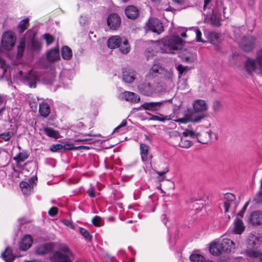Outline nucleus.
<instances>
[{
	"mask_svg": "<svg viewBox=\"0 0 262 262\" xmlns=\"http://www.w3.org/2000/svg\"><path fill=\"white\" fill-rule=\"evenodd\" d=\"M90 141V139L89 138H80L77 139L76 141L77 142H82L83 143H86L87 142Z\"/></svg>",
	"mask_w": 262,
	"mask_h": 262,
	"instance_id": "nucleus-63",
	"label": "nucleus"
},
{
	"mask_svg": "<svg viewBox=\"0 0 262 262\" xmlns=\"http://www.w3.org/2000/svg\"><path fill=\"white\" fill-rule=\"evenodd\" d=\"M51 259L53 262H72L73 258L68 247L64 246L53 254Z\"/></svg>",
	"mask_w": 262,
	"mask_h": 262,
	"instance_id": "nucleus-3",
	"label": "nucleus"
},
{
	"mask_svg": "<svg viewBox=\"0 0 262 262\" xmlns=\"http://www.w3.org/2000/svg\"><path fill=\"white\" fill-rule=\"evenodd\" d=\"M196 34V41L197 42H203V40L201 38L202 33L199 29L198 28L195 29Z\"/></svg>",
	"mask_w": 262,
	"mask_h": 262,
	"instance_id": "nucleus-51",
	"label": "nucleus"
},
{
	"mask_svg": "<svg viewBox=\"0 0 262 262\" xmlns=\"http://www.w3.org/2000/svg\"><path fill=\"white\" fill-rule=\"evenodd\" d=\"M258 241L257 237L253 235L249 238L248 244L251 247H254L256 246Z\"/></svg>",
	"mask_w": 262,
	"mask_h": 262,
	"instance_id": "nucleus-45",
	"label": "nucleus"
},
{
	"mask_svg": "<svg viewBox=\"0 0 262 262\" xmlns=\"http://www.w3.org/2000/svg\"><path fill=\"white\" fill-rule=\"evenodd\" d=\"M187 68V67H184L182 64H179L177 67V70L179 72L180 74L182 75Z\"/></svg>",
	"mask_w": 262,
	"mask_h": 262,
	"instance_id": "nucleus-57",
	"label": "nucleus"
},
{
	"mask_svg": "<svg viewBox=\"0 0 262 262\" xmlns=\"http://www.w3.org/2000/svg\"><path fill=\"white\" fill-rule=\"evenodd\" d=\"M135 72L132 70H125L122 73L123 80L127 83L132 82L135 79Z\"/></svg>",
	"mask_w": 262,
	"mask_h": 262,
	"instance_id": "nucleus-22",
	"label": "nucleus"
},
{
	"mask_svg": "<svg viewBox=\"0 0 262 262\" xmlns=\"http://www.w3.org/2000/svg\"><path fill=\"white\" fill-rule=\"evenodd\" d=\"M24 83L30 88H36L37 81L38 80L37 73L34 71H31L24 77Z\"/></svg>",
	"mask_w": 262,
	"mask_h": 262,
	"instance_id": "nucleus-9",
	"label": "nucleus"
},
{
	"mask_svg": "<svg viewBox=\"0 0 262 262\" xmlns=\"http://www.w3.org/2000/svg\"><path fill=\"white\" fill-rule=\"evenodd\" d=\"M45 133L50 137L58 139L59 134L58 131L55 130L51 127H46L43 128Z\"/></svg>",
	"mask_w": 262,
	"mask_h": 262,
	"instance_id": "nucleus-32",
	"label": "nucleus"
},
{
	"mask_svg": "<svg viewBox=\"0 0 262 262\" xmlns=\"http://www.w3.org/2000/svg\"><path fill=\"white\" fill-rule=\"evenodd\" d=\"M246 255L250 258H259L260 252L258 251L253 250H248L246 252Z\"/></svg>",
	"mask_w": 262,
	"mask_h": 262,
	"instance_id": "nucleus-40",
	"label": "nucleus"
},
{
	"mask_svg": "<svg viewBox=\"0 0 262 262\" xmlns=\"http://www.w3.org/2000/svg\"><path fill=\"white\" fill-rule=\"evenodd\" d=\"M210 21L212 24L215 26H219L220 25V19L214 14L213 10H212V14L210 16Z\"/></svg>",
	"mask_w": 262,
	"mask_h": 262,
	"instance_id": "nucleus-43",
	"label": "nucleus"
},
{
	"mask_svg": "<svg viewBox=\"0 0 262 262\" xmlns=\"http://www.w3.org/2000/svg\"><path fill=\"white\" fill-rule=\"evenodd\" d=\"M141 156L142 161L145 162L148 158V146L146 144L141 143L140 144Z\"/></svg>",
	"mask_w": 262,
	"mask_h": 262,
	"instance_id": "nucleus-31",
	"label": "nucleus"
},
{
	"mask_svg": "<svg viewBox=\"0 0 262 262\" xmlns=\"http://www.w3.org/2000/svg\"><path fill=\"white\" fill-rule=\"evenodd\" d=\"M193 108L196 112H203L207 110V105L203 100H196L193 103Z\"/></svg>",
	"mask_w": 262,
	"mask_h": 262,
	"instance_id": "nucleus-19",
	"label": "nucleus"
},
{
	"mask_svg": "<svg viewBox=\"0 0 262 262\" xmlns=\"http://www.w3.org/2000/svg\"><path fill=\"white\" fill-rule=\"evenodd\" d=\"M13 135V133L9 131L0 134V138H2L5 141H8Z\"/></svg>",
	"mask_w": 262,
	"mask_h": 262,
	"instance_id": "nucleus-42",
	"label": "nucleus"
},
{
	"mask_svg": "<svg viewBox=\"0 0 262 262\" xmlns=\"http://www.w3.org/2000/svg\"><path fill=\"white\" fill-rule=\"evenodd\" d=\"M29 23V18H25L21 20L19 25L18 29L19 33H21L27 29V25Z\"/></svg>",
	"mask_w": 262,
	"mask_h": 262,
	"instance_id": "nucleus-37",
	"label": "nucleus"
},
{
	"mask_svg": "<svg viewBox=\"0 0 262 262\" xmlns=\"http://www.w3.org/2000/svg\"><path fill=\"white\" fill-rule=\"evenodd\" d=\"M50 149L52 152H53L60 151L62 149V145L61 144H52L50 146Z\"/></svg>",
	"mask_w": 262,
	"mask_h": 262,
	"instance_id": "nucleus-46",
	"label": "nucleus"
},
{
	"mask_svg": "<svg viewBox=\"0 0 262 262\" xmlns=\"http://www.w3.org/2000/svg\"><path fill=\"white\" fill-rule=\"evenodd\" d=\"M88 193L89 194V195L91 198H94L95 196V191L93 188H90L88 190Z\"/></svg>",
	"mask_w": 262,
	"mask_h": 262,
	"instance_id": "nucleus-58",
	"label": "nucleus"
},
{
	"mask_svg": "<svg viewBox=\"0 0 262 262\" xmlns=\"http://www.w3.org/2000/svg\"><path fill=\"white\" fill-rule=\"evenodd\" d=\"M93 224L96 227H100L103 225V221L102 218L99 216H94L92 220Z\"/></svg>",
	"mask_w": 262,
	"mask_h": 262,
	"instance_id": "nucleus-41",
	"label": "nucleus"
},
{
	"mask_svg": "<svg viewBox=\"0 0 262 262\" xmlns=\"http://www.w3.org/2000/svg\"><path fill=\"white\" fill-rule=\"evenodd\" d=\"M224 199L225 200L224 203L225 212H229L230 208L232 209V211L234 212L238 206V203L235 202V195L233 193H227L225 194Z\"/></svg>",
	"mask_w": 262,
	"mask_h": 262,
	"instance_id": "nucleus-5",
	"label": "nucleus"
},
{
	"mask_svg": "<svg viewBox=\"0 0 262 262\" xmlns=\"http://www.w3.org/2000/svg\"><path fill=\"white\" fill-rule=\"evenodd\" d=\"M16 41L15 33L11 31L5 32L2 37L3 47L7 50H10L14 46Z\"/></svg>",
	"mask_w": 262,
	"mask_h": 262,
	"instance_id": "nucleus-4",
	"label": "nucleus"
},
{
	"mask_svg": "<svg viewBox=\"0 0 262 262\" xmlns=\"http://www.w3.org/2000/svg\"><path fill=\"white\" fill-rule=\"evenodd\" d=\"M119 98L121 100H125L132 103H137L140 100V97L137 94L128 91L120 94Z\"/></svg>",
	"mask_w": 262,
	"mask_h": 262,
	"instance_id": "nucleus-10",
	"label": "nucleus"
},
{
	"mask_svg": "<svg viewBox=\"0 0 262 262\" xmlns=\"http://www.w3.org/2000/svg\"><path fill=\"white\" fill-rule=\"evenodd\" d=\"M209 39L210 42L213 45H216L219 42V34L217 33L213 32L209 34Z\"/></svg>",
	"mask_w": 262,
	"mask_h": 262,
	"instance_id": "nucleus-36",
	"label": "nucleus"
},
{
	"mask_svg": "<svg viewBox=\"0 0 262 262\" xmlns=\"http://www.w3.org/2000/svg\"><path fill=\"white\" fill-rule=\"evenodd\" d=\"M79 231L81 234V235H82L84 237L85 239L89 241L91 240L92 236L90 235V232L88 230L83 228L80 227L79 228Z\"/></svg>",
	"mask_w": 262,
	"mask_h": 262,
	"instance_id": "nucleus-44",
	"label": "nucleus"
},
{
	"mask_svg": "<svg viewBox=\"0 0 262 262\" xmlns=\"http://www.w3.org/2000/svg\"><path fill=\"white\" fill-rule=\"evenodd\" d=\"M126 121L125 120H123L121 123V124L115 128V129L114 130V132H120V130L121 129V128L125 126L126 125Z\"/></svg>",
	"mask_w": 262,
	"mask_h": 262,
	"instance_id": "nucleus-52",
	"label": "nucleus"
},
{
	"mask_svg": "<svg viewBox=\"0 0 262 262\" xmlns=\"http://www.w3.org/2000/svg\"><path fill=\"white\" fill-rule=\"evenodd\" d=\"M211 132H202L196 133L195 138L198 141L203 144L207 143L211 139Z\"/></svg>",
	"mask_w": 262,
	"mask_h": 262,
	"instance_id": "nucleus-14",
	"label": "nucleus"
},
{
	"mask_svg": "<svg viewBox=\"0 0 262 262\" xmlns=\"http://www.w3.org/2000/svg\"><path fill=\"white\" fill-rule=\"evenodd\" d=\"M32 238L29 235H25L20 241V249L23 251H26L32 245Z\"/></svg>",
	"mask_w": 262,
	"mask_h": 262,
	"instance_id": "nucleus-16",
	"label": "nucleus"
},
{
	"mask_svg": "<svg viewBox=\"0 0 262 262\" xmlns=\"http://www.w3.org/2000/svg\"><path fill=\"white\" fill-rule=\"evenodd\" d=\"M22 190V191L24 194H28L30 192L31 190H29V188H21Z\"/></svg>",
	"mask_w": 262,
	"mask_h": 262,
	"instance_id": "nucleus-64",
	"label": "nucleus"
},
{
	"mask_svg": "<svg viewBox=\"0 0 262 262\" xmlns=\"http://www.w3.org/2000/svg\"><path fill=\"white\" fill-rule=\"evenodd\" d=\"M118 48H119V50L122 54H125L128 53L130 51V46L127 39L123 37V39Z\"/></svg>",
	"mask_w": 262,
	"mask_h": 262,
	"instance_id": "nucleus-27",
	"label": "nucleus"
},
{
	"mask_svg": "<svg viewBox=\"0 0 262 262\" xmlns=\"http://www.w3.org/2000/svg\"><path fill=\"white\" fill-rule=\"evenodd\" d=\"M20 187L21 188H29V190L32 188V186H31L29 183L26 182H20Z\"/></svg>",
	"mask_w": 262,
	"mask_h": 262,
	"instance_id": "nucleus-56",
	"label": "nucleus"
},
{
	"mask_svg": "<svg viewBox=\"0 0 262 262\" xmlns=\"http://www.w3.org/2000/svg\"><path fill=\"white\" fill-rule=\"evenodd\" d=\"M250 222L253 225H260L262 224V211H254L250 216Z\"/></svg>",
	"mask_w": 262,
	"mask_h": 262,
	"instance_id": "nucleus-18",
	"label": "nucleus"
},
{
	"mask_svg": "<svg viewBox=\"0 0 262 262\" xmlns=\"http://www.w3.org/2000/svg\"><path fill=\"white\" fill-rule=\"evenodd\" d=\"M220 243L223 252L230 253L235 249L234 242L229 238H224Z\"/></svg>",
	"mask_w": 262,
	"mask_h": 262,
	"instance_id": "nucleus-13",
	"label": "nucleus"
},
{
	"mask_svg": "<svg viewBox=\"0 0 262 262\" xmlns=\"http://www.w3.org/2000/svg\"><path fill=\"white\" fill-rule=\"evenodd\" d=\"M29 154L27 150H23L19 152L18 154L13 157V160L16 162L17 164L25 161L29 157Z\"/></svg>",
	"mask_w": 262,
	"mask_h": 262,
	"instance_id": "nucleus-26",
	"label": "nucleus"
},
{
	"mask_svg": "<svg viewBox=\"0 0 262 262\" xmlns=\"http://www.w3.org/2000/svg\"><path fill=\"white\" fill-rule=\"evenodd\" d=\"M209 251L211 254L216 256L221 254L223 252L221 243L216 242L212 243L210 245Z\"/></svg>",
	"mask_w": 262,
	"mask_h": 262,
	"instance_id": "nucleus-21",
	"label": "nucleus"
},
{
	"mask_svg": "<svg viewBox=\"0 0 262 262\" xmlns=\"http://www.w3.org/2000/svg\"><path fill=\"white\" fill-rule=\"evenodd\" d=\"M184 42L179 36H172L163 39L160 48L163 52L174 54L176 51L182 48Z\"/></svg>",
	"mask_w": 262,
	"mask_h": 262,
	"instance_id": "nucleus-1",
	"label": "nucleus"
},
{
	"mask_svg": "<svg viewBox=\"0 0 262 262\" xmlns=\"http://www.w3.org/2000/svg\"><path fill=\"white\" fill-rule=\"evenodd\" d=\"M47 59L50 61H55L59 58L58 49H53L49 51L47 55Z\"/></svg>",
	"mask_w": 262,
	"mask_h": 262,
	"instance_id": "nucleus-25",
	"label": "nucleus"
},
{
	"mask_svg": "<svg viewBox=\"0 0 262 262\" xmlns=\"http://www.w3.org/2000/svg\"><path fill=\"white\" fill-rule=\"evenodd\" d=\"M162 69V67L160 64H154L149 69L148 72L149 77H154L157 76L160 74V71Z\"/></svg>",
	"mask_w": 262,
	"mask_h": 262,
	"instance_id": "nucleus-28",
	"label": "nucleus"
},
{
	"mask_svg": "<svg viewBox=\"0 0 262 262\" xmlns=\"http://www.w3.org/2000/svg\"><path fill=\"white\" fill-rule=\"evenodd\" d=\"M170 119V115L165 116L162 114H159V115H152L151 117L149 119V120H157L161 122H164L165 120H169Z\"/></svg>",
	"mask_w": 262,
	"mask_h": 262,
	"instance_id": "nucleus-33",
	"label": "nucleus"
},
{
	"mask_svg": "<svg viewBox=\"0 0 262 262\" xmlns=\"http://www.w3.org/2000/svg\"><path fill=\"white\" fill-rule=\"evenodd\" d=\"M255 38L252 36H243L239 43L242 49L246 52L251 51L254 48Z\"/></svg>",
	"mask_w": 262,
	"mask_h": 262,
	"instance_id": "nucleus-6",
	"label": "nucleus"
},
{
	"mask_svg": "<svg viewBox=\"0 0 262 262\" xmlns=\"http://www.w3.org/2000/svg\"><path fill=\"white\" fill-rule=\"evenodd\" d=\"M50 111V107L47 103L42 102L39 104V112L41 116L47 117Z\"/></svg>",
	"mask_w": 262,
	"mask_h": 262,
	"instance_id": "nucleus-24",
	"label": "nucleus"
},
{
	"mask_svg": "<svg viewBox=\"0 0 262 262\" xmlns=\"http://www.w3.org/2000/svg\"><path fill=\"white\" fill-rule=\"evenodd\" d=\"M43 38L46 40L47 45L52 43L54 41V38L52 35L49 34H45Z\"/></svg>",
	"mask_w": 262,
	"mask_h": 262,
	"instance_id": "nucleus-50",
	"label": "nucleus"
},
{
	"mask_svg": "<svg viewBox=\"0 0 262 262\" xmlns=\"http://www.w3.org/2000/svg\"><path fill=\"white\" fill-rule=\"evenodd\" d=\"M76 149L74 147V145L72 144H66L64 145H62V149L65 151L67 150H72Z\"/></svg>",
	"mask_w": 262,
	"mask_h": 262,
	"instance_id": "nucleus-54",
	"label": "nucleus"
},
{
	"mask_svg": "<svg viewBox=\"0 0 262 262\" xmlns=\"http://www.w3.org/2000/svg\"><path fill=\"white\" fill-rule=\"evenodd\" d=\"M245 68L249 74L254 72L262 76V50L257 52L255 59L250 58L247 59Z\"/></svg>",
	"mask_w": 262,
	"mask_h": 262,
	"instance_id": "nucleus-2",
	"label": "nucleus"
},
{
	"mask_svg": "<svg viewBox=\"0 0 262 262\" xmlns=\"http://www.w3.org/2000/svg\"><path fill=\"white\" fill-rule=\"evenodd\" d=\"M125 13L127 17L131 19L137 18L139 15V11L134 6H128L125 10Z\"/></svg>",
	"mask_w": 262,
	"mask_h": 262,
	"instance_id": "nucleus-12",
	"label": "nucleus"
},
{
	"mask_svg": "<svg viewBox=\"0 0 262 262\" xmlns=\"http://www.w3.org/2000/svg\"><path fill=\"white\" fill-rule=\"evenodd\" d=\"M25 40L24 39H21L19 41V44L17 46V56L20 57L23 56L25 48Z\"/></svg>",
	"mask_w": 262,
	"mask_h": 262,
	"instance_id": "nucleus-34",
	"label": "nucleus"
},
{
	"mask_svg": "<svg viewBox=\"0 0 262 262\" xmlns=\"http://www.w3.org/2000/svg\"><path fill=\"white\" fill-rule=\"evenodd\" d=\"M181 138V140L179 142V146L183 148H189L192 145V143L191 141L187 140L186 138Z\"/></svg>",
	"mask_w": 262,
	"mask_h": 262,
	"instance_id": "nucleus-35",
	"label": "nucleus"
},
{
	"mask_svg": "<svg viewBox=\"0 0 262 262\" xmlns=\"http://www.w3.org/2000/svg\"><path fill=\"white\" fill-rule=\"evenodd\" d=\"M245 227L241 219H237L234 222V231L235 233L241 234L244 230Z\"/></svg>",
	"mask_w": 262,
	"mask_h": 262,
	"instance_id": "nucleus-29",
	"label": "nucleus"
},
{
	"mask_svg": "<svg viewBox=\"0 0 262 262\" xmlns=\"http://www.w3.org/2000/svg\"><path fill=\"white\" fill-rule=\"evenodd\" d=\"M204 118L203 115L199 116L198 117L192 118L191 121L194 122H198L200 121Z\"/></svg>",
	"mask_w": 262,
	"mask_h": 262,
	"instance_id": "nucleus-61",
	"label": "nucleus"
},
{
	"mask_svg": "<svg viewBox=\"0 0 262 262\" xmlns=\"http://www.w3.org/2000/svg\"><path fill=\"white\" fill-rule=\"evenodd\" d=\"M37 181V177H32L28 180V183L31 186L33 187V184Z\"/></svg>",
	"mask_w": 262,
	"mask_h": 262,
	"instance_id": "nucleus-60",
	"label": "nucleus"
},
{
	"mask_svg": "<svg viewBox=\"0 0 262 262\" xmlns=\"http://www.w3.org/2000/svg\"><path fill=\"white\" fill-rule=\"evenodd\" d=\"M122 39L123 37L118 36L111 37L107 40V46L110 49L118 48Z\"/></svg>",
	"mask_w": 262,
	"mask_h": 262,
	"instance_id": "nucleus-17",
	"label": "nucleus"
},
{
	"mask_svg": "<svg viewBox=\"0 0 262 262\" xmlns=\"http://www.w3.org/2000/svg\"><path fill=\"white\" fill-rule=\"evenodd\" d=\"M196 132H194L192 130L186 129L183 133V135L184 137V138H186L188 136H190L192 138H195Z\"/></svg>",
	"mask_w": 262,
	"mask_h": 262,
	"instance_id": "nucleus-47",
	"label": "nucleus"
},
{
	"mask_svg": "<svg viewBox=\"0 0 262 262\" xmlns=\"http://www.w3.org/2000/svg\"><path fill=\"white\" fill-rule=\"evenodd\" d=\"M163 102L164 101L145 102L141 105V107L146 110L150 111H156L159 110V109L161 107L163 103Z\"/></svg>",
	"mask_w": 262,
	"mask_h": 262,
	"instance_id": "nucleus-15",
	"label": "nucleus"
},
{
	"mask_svg": "<svg viewBox=\"0 0 262 262\" xmlns=\"http://www.w3.org/2000/svg\"><path fill=\"white\" fill-rule=\"evenodd\" d=\"M7 67L5 61L0 58V78L4 77L7 72Z\"/></svg>",
	"mask_w": 262,
	"mask_h": 262,
	"instance_id": "nucleus-39",
	"label": "nucleus"
},
{
	"mask_svg": "<svg viewBox=\"0 0 262 262\" xmlns=\"http://www.w3.org/2000/svg\"><path fill=\"white\" fill-rule=\"evenodd\" d=\"M52 249V246L50 244H45L37 247L36 250V253L38 255H43L48 253Z\"/></svg>",
	"mask_w": 262,
	"mask_h": 262,
	"instance_id": "nucleus-20",
	"label": "nucleus"
},
{
	"mask_svg": "<svg viewBox=\"0 0 262 262\" xmlns=\"http://www.w3.org/2000/svg\"><path fill=\"white\" fill-rule=\"evenodd\" d=\"M212 107L214 111L220 112L222 110L223 106L219 101H216L213 103Z\"/></svg>",
	"mask_w": 262,
	"mask_h": 262,
	"instance_id": "nucleus-48",
	"label": "nucleus"
},
{
	"mask_svg": "<svg viewBox=\"0 0 262 262\" xmlns=\"http://www.w3.org/2000/svg\"><path fill=\"white\" fill-rule=\"evenodd\" d=\"M121 20L120 16L115 13L110 14L107 19V24L110 29L117 30L120 26Z\"/></svg>",
	"mask_w": 262,
	"mask_h": 262,
	"instance_id": "nucleus-8",
	"label": "nucleus"
},
{
	"mask_svg": "<svg viewBox=\"0 0 262 262\" xmlns=\"http://www.w3.org/2000/svg\"><path fill=\"white\" fill-rule=\"evenodd\" d=\"M169 171L168 168L167 167L165 168L164 170L163 171H157V173L160 176V177H163L164 176V174L168 172Z\"/></svg>",
	"mask_w": 262,
	"mask_h": 262,
	"instance_id": "nucleus-59",
	"label": "nucleus"
},
{
	"mask_svg": "<svg viewBox=\"0 0 262 262\" xmlns=\"http://www.w3.org/2000/svg\"><path fill=\"white\" fill-rule=\"evenodd\" d=\"M211 1V0H204V4L203 7L204 10H205L207 8H209V4Z\"/></svg>",
	"mask_w": 262,
	"mask_h": 262,
	"instance_id": "nucleus-62",
	"label": "nucleus"
},
{
	"mask_svg": "<svg viewBox=\"0 0 262 262\" xmlns=\"http://www.w3.org/2000/svg\"><path fill=\"white\" fill-rule=\"evenodd\" d=\"M146 25L149 30L158 34L161 33L164 30L163 24L158 18H152L149 19Z\"/></svg>",
	"mask_w": 262,
	"mask_h": 262,
	"instance_id": "nucleus-7",
	"label": "nucleus"
},
{
	"mask_svg": "<svg viewBox=\"0 0 262 262\" xmlns=\"http://www.w3.org/2000/svg\"><path fill=\"white\" fill-rule=\"evenodd\" d=\"M2 257L6 262H13L15 258L12 250L9 247H7L5 252L2 253Z\"/></svg>",
	"mask_w": 262,
	"mask_h": 262,
	"instance_id": "nucleus-23",
	"label": "nucleus"
},
{
	"mask_svg": "<svg viewBox=\"0 0 262 262\" xmlns=\"http://www.w3.org/2000/svg\"><path fill=\"white\" fill-rule=\"evenodd\" d=\"M61 56L64 60H70L72 57V51L68 46H64L61 49Z\"/></svg>",
	"mask_w": 262,
	"mask_h": 262,
	"instance_id": "nucleus-30",
	"label": "nucleus"
},
{
	"mask_svg": "<svg viewBox=\"0 0 262 262\" xmlns=\"http://www.w3.org/2000/svg\"><path fill=\"white\" fill-rule=\"evenodd\" d=\"M138 89L141 94L145 96H150L153 93V88L148 82H144L138 85Z\"/></svg>",
	"mask_w": 262,
	"mask_h": 262,
	"instance_id": "nucleus-11",
	"label": "nucleus"
},
{
	"mask_svg": "<svg viewBox=\"0 0 262 262\" xmlns=\"http://www.w3.org/2000/svg\"><path fill=\"white\" fill-rule=\"evenodd\" d=\"M248 204H249V202H247L245 204L244 206L243 207L242 210L238 212V213L237 214V215L240 216L241 217H242L243 216V214L245 213Z\"/></svg>",
	"mask_w": 262,
	"mask_h": 262,
	"instance_id": "nucleus-55",
	"label": "nucleus"
},
{
	"mask_svg": "<svg viewBox=\"0 0 262 262\" xmlns=\"http://www.w3.org/2000/svg\"><path fill=\"white\" fill-rule=\"evenodd\" d=\"M254 201L258 204H262V191H258L254 198Z\"/></svg>",
	"mask_w": 262,
	"mask_h": 262,
	"instance_id": "nucleus-49",
	"label": "nucleus"
},
{
	"mask_svg": "<svg viewBox=\"0 0 262 262\" xmlns=\"http://www.w3.org/2000/svg\"><path fill=\"white\" fill-rule=\"evenodd\" d=\"M190 259L191 262H203L205 258L200 254H193L190 256Z\"/></svg>",
	"mask_w": 262,
	"mask_h": 262,
	"instance_id": "nucleus-38",
	"label": "nucleus"
},
{
	"mask_svg": "<svg viewBox=\"0 0 262 262\" xmlns=\"http://www.w3.org/2000/svg\"><path fill=\"white\" fill-rule=\"evenodd\" d=\"M57 212L58 208L56 207H53L49 209L48 214L51 216H54L57 214Z\"/></svg>",
	"mask_w": 262,
	"mask_h": 262,
	"instance_id": "nucleus-53",
	"label": "nucleus"
}]
</instances>
